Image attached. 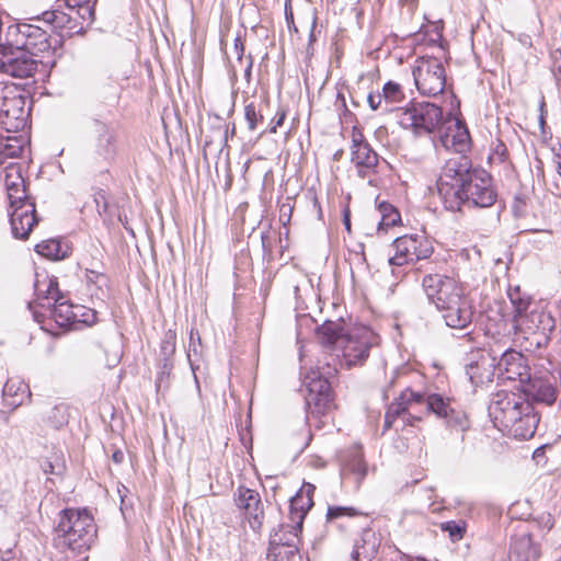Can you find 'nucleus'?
Wrapping results in <instances>:
<instances>
[{"label":"nucleus","mask_w":561,"mask_h":561,"mask_svg":"<svg viewBox=\"0 0 561 561\" xmlns=\"http://www.w3.org/2000/svg\"><path fill=\"white\" fill-rule=\"evenodd\" d=\"M173 369V362H160V370L157 377V386L160 387L164 379H168Z\"/></svg>","instance_id":"5fc2aeb1"},{"label":"nucleus","mask_w":561,"mask_h":561,"mask_svg":"<svg viewBox=\"0 0 561 561\" xmlns=\"http://www.w3.org/2000/svg\"><path fill=\"white\" fill-rule=\"evenodd\" d=\"M48 309L56 324L60 328H65L77 323L79 312L83 311V306L72 305L61 295L59 298H56L55 302H53Z\"/></svg>","instance_id":"393cba45"},{"label":"nucleus","mask_w":561,"mask_h":561,"mask_svg":"<svg viewBox=\"0 0 561 561\" xmlns=\"http://www.w3.org/2000/svg\"><path fill=\"white\" fill-rule=\"evenodd\" d=\"M462 192H457L456 207H445L450 211H460L463 206L468 207H490L496 201V193L492 184V178L489 172L478 168L463 182Z\"/></svg>","instance_id":"0eeeda50"},{"label":"nucleus","mask_w":561,"mask_h":561,"mask_svg":"<svg viewBox=\"0 0 561 561\" xmlns=\"http://www.w3.org/2000/svg\"><path fill=\"white\" fill-rule=\"evenodd\" d=\"M345 471L354 474L356 482H360L367 474L368 468L360 450H355L345 462Z\"/></svg>","instance_id":"e433bc0d"},{"label":"nucleus","mask_w":561,"mask_h":561,"mask_svg":"<svg viewBox=\"0 0 561 561\" xmlns=\"http://www.w3.org/2000/svg\"><path fill=\"white\" fill-rule=\"evenodd\" d=\"M450 157L446 160L437 182L438 194L445 207H456L457 192H462L463 182L469 179L478 168L472 167L470 158L466 154L470 151L472 142H442Z\"/></svg>","instance_id":"f03ea898"},{"label":"nucleus","mask_w":561,"mask_h":561,"mask_svg":"<svg viewBox=\"0 0 561 561\" xmlns=\"http://www.w3.org/2000/svg\"><path fill=\"white\" fill-rule=\"evenodd\" d=\"M499 378L504 380L519 381L520 387L529 379V366L526 357L512 348H505L496 362Z\"/></svg>","instance_id":"2eb2a0df"},{"label":"nucleus","mask_w":561,"mask_h":561,"mask_svg":"<svg viewBox=\"0 0 561 561\" xmlns=\"http://www.w3.org/2000/svg\"><path fill=\"white\" fill-rule=\"evenodd\" d=\"M421 403H426L427 410L440 419H445L448 413L453 412L454 408L451 400L439 393L423 394Z\"/></svg>","instance_id":"72a5a7b5"},{"label":"nucleus","mask_w":561,"mask_h":561,"mask_svg":"<svg viewBox=\"0 0 561 561\" xmlns=\"http://www.w3.org/2000/svg\"><path fill=\"white\" fill-rule=\"evenodd\" d=\"M422 287L448 328L465 330L471 324L472 302L461 285L453 277L437 273L426 274L422 280Z\"/></svg>","instance_id":"f257e3e1"},{"label":"nucleus","mask_w":561,"mask_h":561,"mask_svg":"<svg viewBox=\"0 0 561 561\" xmlns=\"http://www.w3.org/2000/svg\"><path fill=\"white\" fill-rule=\"evenodd\" d=\"M7 195L10 203V208L18 207L26 202H34V199L27 194L25 183L23 186L7 187Z\"/></svg>","instance_id":"de8ad7c7"},{"label":"nucleus","mask_w":561,"mask_h":561,"mask_svg":"<svg viewBox=\"0 0 561 561\" xmlns=\"http://www.w3.org/2000/svg\"><path fill=\"white\" fill-rule=\"evenodd\" d=\"M112 459L113 461H115L116 463H121L123 460H124V454L123 451L121 450H116L113 453L112 455Z\"/></svg>","instance_id":"e2e57ef3"},{"label":"nucleus","mask_w":561,"mask_h":561,"mask_svg":"<svg viewBox=\"0 0 561 561\" xmlns=\"http://www.w3.org/2000/svg\"><path fill=\"white\" fill-rule=\"evenodd\" d=\"M38 222L35 202H26L18 207L11 208L10 224L12 234L16 239L25 240Z\"/></svg>","instance_id":"aec40b11"},{"label":"nucleus","mask_w":561,"mask_h":561,"mask_svg":"<svg viewBox=\"0 0 561 561\" xmlns=\"http://www.w3.org/2000/svg\"><path fill=\"white\" fill-rule=\"evenodd\" d=\"M27 113L25 98L13 83L0 82V125L8 133L25 126Z\"/></svg>","instance_id":"9d476101"},{"label":"nucleus","mask_w":561,"mask_h":561,"mask_svg":"<svg viewBox=\"0 0 561 561\" xmlns=\"http://www.w3.org/2000/svg\"><path fill=\"white\" fill-rule=\"evenodd\" d=\"M237 506L244 512L252 529H259L263 524L264 510L260 494L249 488L239 486L234 493Z\"/></svg>","instance_id":"6ab92c4d"},{"label":"nucleus","mask_w":561,"mask_h":561,"mask_svg":"<svg viewBox=\"0 0 561 561\" xmlns=\"http://www.w3.org/2000/svg\"><path fill=\"white\" fill-rule=\"evenodd\" d=\"M0 163H4L7 158H18L31 142H0Z\"/></svg>","instance_id":"09e8293b"},{"label":"nucleus","mask_w":561,"mask_h":561,"mask_svg":"<svg viewBox=\"0 0 561 561\" xmlns=\"http://www.w3.org/2000/svg\"><path fill=\"white\" fill-rule=\"evenodd\" d=\"M15 45L36 57L39 53L49 50L50 42L46 31L32 24H19L15 27Z\"/></svg>","instance_id":"a211bd4d"},{"label":"nucleus","mask_w":561,"mask_h":561,"mask_svg":"<svg viewBox=\"0 0 561 561\" xmlns=\"http://www.w3.org/2000/svg\"><path fill=\"white\" fill-rule=\"evenodd\" d=\"M25 183L22 176L21 168L16 164H10L4 169V185L7 187L23 186Z\"/></svg>","instance_id":"8fccbe9b"},{"label":"nucleus","mask_w":561,"mask_h":561,"mask_svg":"<svg viewBox=\"0 0 561 561\" xmlns=\"http://www.w3.org/2000/svg\"><path fill=\"white\" fill-rule=\"evenodd\" d=\"M312 505V499L309 495H304L302 491H298L290 501V519L293 524L286 527H290L296 534L301 533L305 516Z\"/></svg>","instance_id":"cd10ccee"},{"label":"nucleus","mask_w":561,"mask_h":561,"mask_svg":"<svg viewBox=\"0 0 561 561\" xmlns=\"http://www.w3.org/2000/svg\"><path fill=\"white\" fill-rule=\"evenodd\" d=\"M378 210L381 215V219L379 221V230H386L390 227H393L401 220L399 211L387 202H381L378 205Z\"/></svg>","instance_id":"a19ab883"},{"label":"nucleus","mask_w":561,"mask_h":561,"mask_svg":"<svg viewBox=\"0 0 561 561\" xmlns=\"http://www.w3.org/2000/svg\"><path fill=\"white\" fill-rule=\"evenodd\" d=\"M95 312L91 309H87L83 307V311L79 312V318L77 320L78 322L84 323V324H92L95 322Z\"/></svg>","instance_id":"6e6d98bb"},{"label":"nucleus","mask_w":561,"mask_h":561,"mask_svg":"<svg viewBox=\"0 0 561 561\" xmlns=\"http://www.w3.org/2000/svg\"><path fill=\"white\" fill-rule=\"evenodd\" d=\"M343 222L347 231H351V220H350V213L346 209L343 215Z\"/></svg>","instance_id":"0e129e2a"},{"label":"nucleus","mask_w":561,"mask_h":561,"mask_svg":"<svg viewBox=\"0 0 561 561\" xmlns=\"http://www.w3.org/2000/svg\"><path fill=\"white\" fill-rule=\"evenodd\" d=\"M35 251L39 255L51 260H60L65 256L61 252L60 242L55 239L45 240L36 244Z\"/></svg>","instance_id":"c03bdc74"},{"label":"nucleus","mask_w":561,"mask_h":561,"mask_svg":"<svg viewBox=\"0 0 561 561\" xmlns=\"http://www.w3.org/2000/svg\"><path fill=\"white\" fill-rule=\"evenodd\" d=\"M539 547L528 535L515 537L512 540L507 561H536L539 558Z\"/></svg>","instance_id":"bb28decb"},{"label":"nucleus","mask_w":561,"mask_h":561,"mask_svg":"<svg viewBox=\"0 0 561 561\" xmlns=\"http://www.w3.org/2000/svg\"><path fill=\"white\" fill-rule=\"evenodd\" d=\"M298 536L299 533L296 534L295 530H290V538L286 541L282 542V538H279V542H277L273 549L275 561H301L297 548V542L299 541Z\"/></svg>","instance_id":"c756f323"},{"label":"nucleus","mask_w":561,"mask_h":561,"mask_svg":"<svg viewBox=\"0 0 561 561\" xmlns=\"http://www.w3.org/2000/svg\"><path fill=\"white\" fill-rule=\"evenodd\" d=\"M394 255L389 259L390 265L401 266L419 260L427 259L433 249L425 237L405 234L393 241Z\"/></svg>","instance_id":"4468645a"},{"label":"nucleus","mask_w":561,"mask_h":561,"mask_svg":"<svg viewBox=\"0 0 561 561\" xmlns=\"http://www.w3.org/2000/svg\"><path fill=\"white\" fill-rule=\"evenodd\" d=\"M43 21L51 25L53 28L65 32L67 35L81 32L85 22L76 12L71 10L64 12L59 9L44 12Z\"/></svg>","instance_id":"5701e85b"},{"label":"nucleus","mask_w":561,"mask_h":561,"mask_svg":"<svg viewBox=\"0 0 561 561\" xmlns=\"http://www.w3.org/2000/svg\"><path fill=\"white\" fill-rule=\"evenodd\" d=\"M380 547V538L369 528H363L359 537L355 539L348 561H373Z\"/></svg>","instance_id":"4be33fe9"},{"label":"nucleus","mask_w":561,"mask_h":561,"mask_svg":"<svg viewBox=\"0 0 561 561\" xmlns=\"http://www.w3.org/2000/svg\"><path fill=\"white\" fill-rule=\"evenodd\" d=\"M233 51L238 58V60H241L244 54V45L240 36H237L234 38L233 43Z\"/></svg>","instance_id":"13d9d810"},{"label":"nucleus","mask_w":561,"mask_h":561,"mask_svg":"<svg viewBox=\"0 0 561 561\" xmlns=\"http://www.w3.org/2000/svg\"><path fill=\"white\" fill-rule=\"evenodd\" d=\"M525 206H526V202H525L524 197L516 196L514 198L513 210H514L515 215H518V216L523 215L525 211Z\"/></svg>","instance_id":"4d7b16f0"},{"label":"nucleus","mask_w":561,"mask_h":561,"mask_svg":"<svg viewBox=\"0 0 561 561\" xmlns=\"http://www.w3.org/2000/svg\"><path fill=\"white\" fill-rule=\"evenodd\" d=\"M56 531L58 547L78 554L88 551L96 538L94 519L87 510L61 511Z\"/></svg>","instance_id":"7ed1b4c3"},{"label":"nucleus","mask_w":561,"mask_h":561,"mask_svg":"<svg viewBox=\"0 0 561 561\" xmlns=\"http://www.w3.org/2000/svg\"><path fill=\"white\" fill-rule=\"evenodd\" d=\"M520 394L534 403H541L545 405H551L557 399V391L554 387L542 378H531L519 388Z\"/></svg>","instance_id":"412c9836"},{"label":"nucleus","mask_w":561,"mask_h":561,"mask_svg":"<svg viewBox=\"0 0 561 561\" xmlns=\"http://www.w3.org/2000/svg\"><path fill=\"white\" fill-rule=\"evenodd\" d=\"M351 160L357 167L362 178L368 175L378 164V154L369 142H352Z\"/></svg>","instance_id":"b1692460"},{"label":"nucleus","mask_w":561,"mask_h":561,"mask_svg":"<svg viewBox=\"0 0 561 561\" xmlns=\"http://www.w3.org/2000/svg\"><path fill=\"white\" fill-rule=\"evenodd\" d=\"M398 124L409 129L415 137H425L436 130L443 119L442 108L433 103L424 102L401 110L397 115Z\"/></svg>","instance_id":"1a4fd4ad"},{"label":"nucleus","mask_w":561,"mask_h":561,"mask_svg":"<svg viewBox=\"0 0 561 561\" xmlns=\"http://www.w3.org/2000/svg\"><path fill=\"white\" fill-rule=\"evenodd\" d=\"M299 491H302L304 495H309L312 499V495L314 492V485H312L310 483H306Z\"/></svg>","instance_id":"680f3d73"},{"label":"nucleus","mask_w":561,"mask_h":561,"mask_svg":"<svg viewBox=\"0 0 561 561\" xmlns=\"http://www.w3.org/2000/svg\"><path fill=\"white\" fill-rule=\"evenodd\" d=\"M176 350V333L173 330L164 332L159 351V362H173Z\"/></svg>","instance_id":"58836bf2"},{"label":"nucleus","mask_w":561,"mask_h":561,"mask_svg":"<svg viewBox=\"0 0 561 561\" xmlns=\"http://www.w3.org/2000/svg\"><path fill=\"white\" fill-rule=\"evenodd\" d=\"M545 106H546L545 99L541 98L540 103H539V125H540L541 129L545 128V116L547 113V111L545 110ZM542 133L545 134V130H542Z\"/></svg>","instance_id":"bf43d9fd"},{"label":"nucleus","mask_w":561,"mask_h":561,"mask_svg":"<svg viewBox=\"0 0 561 561\" xmlns=\"http://www.w3.org/2000/svg\"><path fill=\"white\" fill-rule=\"evenodd\" d=\"M47 422L55 428H60L68 424L69 421V405L66 403H58L54 405L47 413Z\"/></svg>","instance_id":"79ce46f5"},{"label":"nucleus","mask_w":561,"mask_h":561,"mask_svg":"<svg viewBox=\"0 0 561 561\" xmlns=\"http://www.w3.org/2000/svg\"><path fill=\"white\" fill-rule=\"evenodd\" d=\"M405 93L400 83L396 81H388L383 84L381 91L370 92L367 95V103L373 111H379L382 114L398 111V114L403 107L400 104L404 103Z\"/></svg>","instance_id":"dca6fc26"},{"label":"nucleus","mask_w":561,"mask_h":561,"mask_svg":"<svg viewBox=\"0 0 561 561\" xmlns=\"http://www.w3.org/2000/svg\"><path fill=\"white\" fill-rule=\"evenodd\" d=\"M2 396L5 407L15 410L25 401L30 402L32 393L27 383L19 378H11L4 383Z\"/></svg>","instance_id":"a878e982"},{"label":"nucleus","mask_w":561,"mask_h":561,"mask_svg":"<svg viewBox=\"0 0 561 561\" xmlns=\"http://www.w3.org/2000/svg\"><path fill=\"white\" fill-rule=\"evenodd\" d=\"M268 110L266 102H250L244 107V117L249 129L254 130L265 126V115Z\"/></svg>","instance_id":"473e14b6"},{"label":"nucleus","mask_w":561,"mask_h":561,"mask_svg":"<svg viewBox=\"0 0 561 561\" xmlns=\"http://www.w3.org/2000/svg\"><path fill=\"white\" fill-rule=\"evenodd\" d=\"M413 77L417 90L425 96H436L446 87V73L442 61L434 57H423L416 61Z\"/></svg>","instance_id":"9b49d317"},{"label":"nucleus","mask_w":561,"mask_h":561,"mask_svg":"<svg viewBox=\"0 0 561 561\" xmlns=\"http://www.w3.org/2000/svg\"><path fill=\"white\" fill-rule=\"evenodd\" d=\"M98 0H65L68 10L76 12L88 24L93 21L94 7Z\"/></svg>","instance_id":"c9c22d12"},{"label":"nucleus","mask_w":561,"mask_h":561,"mask_svg":"<svg viewBox=\"0 0 561 561\" xmlns=\"http://www.w3.org/2000/svg\"><path fill=\"white\" fill-rule=\"evenodd\" d=\"M558 185H561V178H559V176H558V180H556V181L553 182V187L551 188V191H552V190H557Z\"/></svg>","instance_id":"774afa93"},{"label":"nucleus","mask_w":561,"mask_h":561,"mask_svg":"<svg viewBox=\"0 0 561 561\" xmlns=\"http://www.w3.org/2000/svg\"><path fill=\"white\" fill-rule=\"evenodd\" d=\"M364 135L360 133V130L357 127H354L352 140H362Z\"/></svg>","instance_id":"69168bd1"},{"label":"nucleus","mask_w":561,"mask_h":561,"mask_svg":"<svg viewBox=\"0 0 561 561\" xmlns=\"http://www.w3.org/2000/svg\"><path fill=\"white\" fill-rule=\"evenodd\" d=\"M251 69H252V59L251 57H249V65L245 69V76H250L251 75Z\"/></svg>","instance_id":"338daca9"},{"label":"nucleus","mask_w":561,"mask_h":561,"mask_svg":"<svg viewBox=\"0 0 561 561\" xmlns=\"http://www.w3.org/2000/svg\"><path fill=\"white\" fill-rule=\"evenodd\" d=\"M44 473L61 476L66 470L65 459L61 453H54L51 457L45 459L41 465Z\"/></svg>","instance_id":"a18cd8bd"},{"label":"nucleus","mask_w":561,"mask_h":561,"mask_svg":"<svg viewBox=\"0 0 561 561\" xmlns=\"http://www.w3.org/2000/svg\"><path fill=\"white\" fill-rule=\"evenodd\" d=\"M285 18H286L288 26L290 27V25L294 23V14H293L291 5L288 1L285 3Z\"/></svg>","instance_id":"052dcab7"},{"label":"nucleus","mask_w":561,"mask_h":561,"mask_svg":"<svg viewBox=\"0 0 561 561\" xmlns=\"http://www.w3.org/2000/svg\"><path fill=\"white\" fill-rule=\"evenodd\" d=\"M38 66L37 59L18 45L0 44V71L14 78H28Z\"/></svg>","instance_id":"ddd939ff"},{"label":"nucleus","mask_w":561,"mask_h":561,"mask_svg":"<svg viewBox=\"0 0 561 561\" xmlns=\"http://www.w3.org/2000/svg\"><path fill=\"white\" fill-rule=\"evenodd\" d=\"M93 201L96 206V211L101 217L108 216L110 205L106 198V194L103 190H98L93 195Z\"/></svg>","instance_id":"3c124183"},{"label":"nucleus","mask_w":561,"mask_h":561,"mask_svg":"<svg viewBox=\"0 0 561 561\" xmlns=\"http://www.w3.org/2000/svg\"><path fill=\"white\" fill-rule=\"evenodd\" d=\"M466 527H467V524L462 519L448 520V522H444L439 525V528L443 531L447 533L450 540L454 542L459 541L463 538L465 533H466Z\"/></svg>","instance_id":"49530a36"},{"label":"nucleus","mask_w":561,"mask_h":561,"mask_svg":"<svg viewBox=\"0 0 561 561\" xmlns=\"http://www.w3.org/2000/svg\"><path fill=\"white\" fill-rule=\"evenodd\" d=\"M440 140H470L469 130L466 124L458 119H449L446 126V134Z\"/></svg>","instance_id":"ea45409f"},{"label":"nucleus","mask_w":561,"mask_h":561,"mask_svg":"<svg viewBox=\"0 0 561 561\" xmlns=\"http://www.w3.org/2000/svg\"><path fill=\"white\" fill-rule=\"evenodd\" d=\"M444 420L446 421V425L456 432L463 433L470 427L467 414L456 408H453V412L448 413Z\"/></svg>","instance_id":"37998d69"},{"label":"nucleus","mask_w":561,"mask_h":561,"mask_svg":"<svg viewBox=\"0 0 561 561\" xmlns=\"http://www.w3.org/2000/svg\"><path fill=\"white\" fill-rule=\"evenodd\" d=\"M202 354V343L201 336L197 330L191 329L190 331V342L187 347V360L191 366L192 373L194 375V379L196 385L198 386V380L196 376V370L198 369V365H196L195 359L193 357H199Z\"/></svg>","instance_id":"4c0bfd02"},{"label":"nucleus","mask_w":561,"mask_h":561,"mask_svg":"<svg viewBox=\"0 0 561 561\" xmlns=\"http://www.w3.org/2000/svg\"><path fill=\"white\" fill-rule=\"evenodd\" d=\"M378 343L379 336L369 328L360 327L353 329L341 340L340 350L342 358L339 359L340 354L325 355L323 365H318L314 369L319 368L320 371H323L324 368L327 370L328 363L331 367L346 366L347 368L363 365L369 356L370 348L378 345Z\"/></svg>","instance_id":"20e7f679"},{"label":"nucleus","mask_w":561,"mask_h":561,"mask_svg":"<svg viewBox=\"0 0 561 561\" xmlns=\"http://www.w3.org/2000/svg\"><path fill=\"white\" fill-rule=\"evenodd\" d=\"M316 334L319 343L328 350H332L335 345L340 348L341 340L345 336L343 325L334 321H325L317 329Z\"/></svg>","instance_id":"c85d7f7f"},{"label":"nucleus","mask_w":561,"mask_h":561,"mask_svg":"<svg viewBox=\"0 0 561 561\" xmlns=\"http://www.w3.org/2000/svg\"><path fill=\"white\" fill-rule=\"evenodd\" d=\"M501 347H490V352L477 350L468 354L465 363L466 375L473 387H483L493 380L496 373V359Z\"/></svg>","instance_id":"f8f14e48"},{"label":"nucleus","mask_w":561,"mask_h":561,"mask_svg":"<svg viewBox=\"0 0 561 561\" xmlns=\"http://www.w3.org/2000/svg\"><path fill=\"white\" fill-rule=\"evenodd\" d=\"M357 512L352 507L332 506L328 508L327 518L329 520L340 518L342 516H355Z\"/></svg>","instance_id":"864d4df0"},{"label":"nucleus","mask_w":561,"mask_h":561,"mask_svg":"<svg viewBox=\"0 0 561 561\" xmlns=\"http://www.w3.org/2000/svg\"><path fill=\"white\" fill-rule=\"evenodd\" d=\"M336 374V367L328 363V369H311L304 378V383L308 389L306 404L308 409L307 419L310 416H320L330 413L334 408V397L329 381L330 377Z\"/></svg>","instance_id":"423d86ee"},{"label":"nucleus","mask_w":561,"mask_h":561,"mask_svg":"<svg viewBox=\"0 0 561 561\" xmlns=\"http://www.w3.org/2000/svg\"><path fill=\"white\" fill-rule=\"evenodd\" d=\"M423 400V393L414 392L410 389L403 391L399 400L392 402L386 412L383 430L391 428L392 424L397 419H402L404 424L413 425L414 421H419V417H414L409 409L413 404H420Z\"/></svg>","instance_id":"f3484780"},{"label":"nucleus","mask_w":561,"mask_h":561,"mask_svg":"<svg viewBox=\"0 0 561 561\" xmlns=\"http://www.w3.org/2000/svg\"><path fill=\"white\" fill-rule=\"evenodd\" d=\"M539 414L536 415H528L526 414L525 419L516 421L514 426H510L505 431L507 434L513 436L516 439H529L534 437L538 423H539Z\"/></svg>","instance_id":"2f4dec72"},{"label":"nucleus","mask_w":561,"mask_h":561,"mask_svg":"<svg viewBox=\"0 0 561 561\" xmlns=\"http://www.w3.org/2000/svg\"><path fill=\"white\" fill-rule=\"evenodd\" d=\"M507 295L514 307L513 322H515L516 318H520L525 312L533 308L534 305H536V302L531 301L526 294L520 291L518 286L510 288Z\"/></svg>","instance_id":"f704fd0d"},{"label":"nucleus","mask_w":561,"mask_h":561,"mask_svg":"<svg viewBox=\"0 0 561 561\" xmlns=\"http://www.w3.org/2000/svg\"><path fill=\"white\" fill-rule=\"evenodd\" d=\"M35 290V302L42 308H50L56 298H59L62 295L58 288L56 278H48L47 282L37 280Z\"/></svg>","instance_id":"7c9ffc66"},{"label":"nucleus","mask_w":561,"mask_h":561,"mask_svg":"<svg viewBox=\"0 0 561 561\" xmlns=\"http://www.w3.org/2000/svg\"><path fill=\"white\" fill-rule=\"evenodd\" d=\"M554 327V318L538 304L534 305L520 318H516L514 322L515 330L523 333L525 339L530 341V345L537 348L548 345Z\"/></svg>","instance_id":"6e6552de"},{"label":"nucleus","mask_w":561,"mask_h":561,"mask_svg":"<svg viewBox=\"0 0 561 561\" xmlns=\"http://www.w3.org/2000/svg\"><path fill=\"white\" fill-rule=\"evenodd\" d=\"M286 117V112L284 108L279 107L275 116L271 119V122L266 125V128H263L261 131V136H263L267 130L270 133H276L277 128L284 124Z\"/></svg>","instance_id":"603ef678"},{"label":"nucleus","mask_w":561,"mask_h":561,"mask_svg":"<svg viewBox=\"0 0 561 561\" xmlns=\"http://www.w3.org/2000/svg\"><path fill=\"white\" fill-rule=\"evenodd\" d=\"M488 410L494 423L503 431L525 419L526 414H538L531 402L520 393L506 390H500L492 396Z\"/></svg>","instance_id":"39448f33"}]
</instances>
